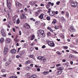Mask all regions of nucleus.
<instances>
[{"instance_id":"b1692460","label":"nucleus","mask_w":78,"mask_h":78,"mask_svg":"<svg viewBox=\"0 0 78 78\" xmlns=\"http://www.w3.org/2000/svg\"><path fill=\"white\" fill-rule=\"evenodd\" d=\"M35 4V2L34 1L32 2L31 3H30L31 5L33 6V5H34Z\"/></svg>"},{"instance_id":"5fc2aeb1","label":"nucleus","mask_w":78,"mask_h":78,"mask_svg":"<svg viewBox=\"0 0 78 78\" xmlns=\"http://www.w3.org/2000/svg\"><path fill=\"white\" fill-rule=\"evenodd\" d=\"M16 58H19L20 57V56L19 55H16Z\"/></svg>"},{"instance_id":"a19ab883","label":"nucleus","mask_w":78,"mask_h":78,"mask_svg":"<svg viewBox=\"0 0 78 78\" xmlns=\"http://www.w3.org/2000/svg\"><path fill=\"white\" fill-rule=\"evenodd\" d=\"M46 47V46L45 45H43L42 47V48H45Z\"/></svg>"},{"instance_id":"aec40b11","label":"nucleus","mask_w":78,"mask_h":78,"mask_svg":"<svg viewBox=\"0 0 78 78\" xmlns=\"http://www.w3.org/2000/svg\"><path fill=\"white\" fill-rule=\"evenodd\" d=\"M2 34L3 37H6V34L5 32L2 33Z\"/></svg>"},{"instance_id":"e433bc0d","label":"nucleus","mask_w":78,"mask_h":78,"mask_svg":"<svg viewBox=\"0 0 78 78\" xmlns=\"http://www.w3.org/2000/svg\"><path fill=\"white\" fill-rule=\"evenodd\" d=\"M49 73V72L48 71L46 72L45 71V75H48Z\"/></svg>"},{"instance_id":"f03ea898","label":"nucleus","mask_w":78,"mask_h":78,"mask_svg":"<svg viewBox=\"0 0 78 78\" xmlns=\"http://www.w3.org/2000/svg\"><path fill=\"white\" fill-rule=\"evenodd\" d=\"M8 48L7 46H5L4 49V54L6 55L8 53Z\"/></svg>"},{"instance_id":"1a4fd4ad","label":"nucleus","mask_w":78,"mask_h":78,"mask_svg":"<svg viewBox=\"0 0 78 78\" xmlns=\"http://www.w3.org/2000/svg\"><path fill=\"white\" fill-rule=\"evenodd\" d=\"M11 40L10 38H7L5 40V42L7 43H9V42H11Z\"/></svg>"},{"instance_id":"09e8293b","label":"nucleus","mask_w":78,"mask_h":78,"mask_svg":"<svg viewBox=\"0 0 78 78\" xmlns=\"http://www.w3.org/2000/svg\"><path fill=\"white\" fill-rule=\"evenodd\" d=\"M49 30H50L51 32H52V33H53V30L51 29H51Z\"/></svg>"},{"instance_id":"c85d7f7f","label":"nucleus","mask_w":78,"mask_h":78,"mask_svg":"<svg viewBox=\"0 0 78 78\" xmlns=\"http://www.w3.org/2000/svg\"><path fill=\"white\" fill-rule=\"evenodd\" d=\"M57 73H58V75H60V74H61V73H62V71H61V70L59 71Z\"/></svg>"},{"instance_id":"4be33fe9","label":"nucleus","mask_w":78,"mask_h":78,"mask_svg":"<svg viewBox=\"0 0 78 78\" xmlns=\"http://www.w3.org/2000/svg\"><path fill=\"white\" fill-rule=\"evenodd\" d=\"M25 53V51H24L23 50L22 51H21V52H20V54L21 55H23V53Z\"/></svg>"},{"instance_id":"20e7f679","label":"nucleus","mask_w":78,"mask_h":78,"mask_svg":"<svg viewBox=\"0 0 78 78\" xmlns=\"http://www.w3.org/2000/svg\"><path fill=\"white\" fill-rule=\"evenodd\" d=\"M11 61H12V59L9 58V59L8 61L5 63V66H8L9 64H11Z\"/></svg>"},{"instance_id":"a211bd4d","label":"nucleus","mask_w":78,"mask_h":78,"mask_svg":"<svg viewBox=\"0 0 78 78\" xmlns=\"http://www.w3.org/2000/svg\"><path fill=\"white\" fill-rule=\"evenodd\" d=\"M17 17H18V16L15 15L14 16L13 19V22H14V21H16V18H17Z\"/></svg>"},{"instance_id":"f704fd0d","label":"nucleus","mask_w":78,"mask_h":78,"mask_svg":"<svg viewBox=\"0 0 78 78\" xmlns=\"http://www.w3.org/2000/svg\"><path fill=\"white\" fill-rule=\"evenodd\" d=\"M41 56H39L37 57V59L39 60H41Z\"/></svg>"},{"instance_id":"864d4df0","label":"nucleus","mask_w":78,"mask_h":78,"mask_svg":"<svg viewBox=\"0 0 78 78\" xmlns=\"http://www.w3.org/2000/svg\"><path fill=\"white\" fill-rule=\"evenodd\" d=\"M59 3H60V2L59 1H58L56 2V4H57V5H59Z\"/></svg>"},{"instance_id":"3c124183","label":"nucleus","mask_w":78,"mask_h":78,"mask_svg":"<svg viewBox=\"0 0 78 78\" xmlns=\"http://www.w3.org/2000/svg\"><path fill=\"white\" fill-rule=\"evenodd\" d=\"M41 6H44V5L42 3H41L40 5Z\"/></svg>"},{"instance_id":"37998d69","label":"nucleus","mask_w":78,"mask_h":78,"mask_svg":"<svg viewBox=\"0 0 78 78\" xmlns=\"http://www.w3.org/2000/svg\"><path fill=\"white\" fill-rule=\"evenodd\" d=\"M61 38H62V39H64V36L63 35H61Z\"/></svg>"},{"instance_id":"774afa93","label":"nucleus","mask_w":78,"mask_h":78,"mask_svg":"<svg viewBox=\"0 0 78 78\" xmlns=\"http://www.w3.org/2000/svg\"><path fill=\"white\" fill-rule=\"evenodd\" d=\"M65 65H66V67H68V64L67 63H65Z\"/></svg>"},{"instance_id":"423d86ee","label":"nucleus","mask_w":78,"mask_h":78,"mask_svg":"<svg viewBox=\"0 0 78 78\" xmlns=\"http://www.w3.org/2000/svg\"><path fill=\"white\" fill-rule=\"evenodd\" d=\"M20 18L22 20L23 19H25L27 18V17H26V16H25V15L22 14L20 15Z\"/></svg>"},{"instance_id":"6e6552de","label":"nucleus","mask_w":78,"mask_h":78,"mask_svg":"<svg viewBox=\"0 0 78 78\" xmlns=\"http://www.w3.org/2000/svg\"><path fill=\"white\" fill-rule=\"evenodd\" d=\"M49 13L51 16H54V15H55V11H51Z\"/></svg>"},{"instance_id":"2eb2a0df","label":"nucleus","mask_w":78,"mask_h":78,"mask_svg":"<svg viewBox=\"0 0 78 78\" xmlns=\"http://www.w3.org/2000/svg\"><path fill=\"white\" fill-rule=\"evenodd\" d=\"M9 1L7 0V6H11L12 5V4L11 3L9 2Z\"/></svg>"},{"instance_id":"4c0bfd02","label":"nucleus","mask_w":78,"mask_h":78,"mask_svg":"<svg viewBox=\"0 0 78 78\" xmlns=\"http://www.w3.org/2000/svg\"><path fill=\"white\" fill-rule=\"evenodd\" d=\"M47 34L48 36H50L51 35V34L50 33V32H48L47 33Z\"/></svg>"},{"instance_id":"72a5a7b5","label":"nucleus","mask_w":78,"mask_h":78,"mask_svg":"<svg viewBox=\"0 0 78 78\" xmlns=\"http://www.w3.org/2000/svg\"><path fill=\"white\" fill-rule=\"evenodd\" d=\"M32 76L33 77V78H36V77H37V75L36 74H34L32 75Z\"/></svg>"},{"instance_id":"8fccbe9b","label":"nucleus","mask_w":78,"mask_h":78,"mask_svg":"<svg viewBox=\"0 0 78 78\" xmlns=\"http://www.w3.org/2000/svg\"><path fill=\"white\" fill-rule=\"evenodd\" d=\"M56 53L58 54V55H61V53H60V52H59L58 51Z\"/></svg>"},{"instance_id":"0eeeda50","label":"nucleus","mask_w":78,"mask_h":78,"mask_svg":"<svg viewBox=\"0 0 78 78\" xmlns=\"http://www.w3.org/2000/svg\"><path fill=\"white\" fill-rule=\"evenodd\" d=\"M24 27L25 28H30V26L29 24L26 23L24 25Z\"/></svg>"},{"instance_id":"bf43d9fd","label":"nucleus","mask_w":78,"mask_h":78,"mask_svg":"<svg viewBox=\"0 0 78 78\" xmlns=\"http://www.w3.org/2000/svg\"><path fill=\"white\" fill-rule=\"evenodd\" d=\"M66 59H63L62 60V62H66Z\"/></svg>"},{"instance_id":"4d7b16f0","label":"nucleus","mask_w":78,"mask_h":78,"mask_svg":"<svg viewBox=\"0 0 78 78\" xmlns=\"http://www.w3.org/2000/svg\"><path fill=\"white\" fill-rule=\"evenodd\" d=\"M61 66V64H58L56 65V67H58V66Z\"/></svg>"},{"instance_id":"bb28decb","label":"nucleus","mask_w":78,"mask_h":78,"mask_svg":"<svg viewBox=\"0 0 78 78\" xmlns=\"http://www.w3.org/2000/svg\"><path fill=\"white\" fill-rule=\"evenodd\" d=\"M55 29H59V27L58 26H55Z\"/></svg>"},{"instance_id":"c756f323","label":"nucleus","mask_w":78,"mask_h":78,"mask_svg":"<svg viewBox=\"0 0 78 78\" xmlns=\"http://www.w3.org/2000/svg\"><path fill=\"white\" fill-rule=\"evenodd\" d=\"M30 61L29 60H28L26 62V64H30Z\"/></svg>"},{"instance_id":"de8ad7c7","label":"nucleus","mask_w":78,"mask_h":78,"mask_svg":"<svg viewBox=\"0 0 78 78\" xmlns=\"http://www.w3.org/2000/svg\"><path fill=\"white\" fill-rule=\"evenodd\" d=\"M51 9H48V11H49V13H50L52 11H51Z\"/></svg>"},{"instance_id":"ea45409f","label":"nucleus","mask_w":78,"mask_h":78,"mask_svg":"<svg viewBox=\"0 0 78 78\" xmlns=\"http://www.w3.org/2000/svg\"><path fill=\"white\" fill-rule=\"evenodd\" d=\"M66 16L68 17H69V13H68V12H66Z\"/></svg>"},{"instance_id":"0e129e2a","label":"nucleus","mask_w":78,"mask_h":78,"mask_svg":"<svg viewBox=\"0 0 78 78\" xmlns=\"http://www.w3.org/2000/svg\"><path fill=\"white\" fill-rule=\"evenodd\" d=\"M20 48H18V51H17V53H18V52H19V50H20Z\"/></svg>"},{"instance_id":"2f4dec72","label":"nucleus","mask_w":78,"mask_h":78,"mask_svg":"<svg viewBox=\"0 0 78 78\" xmlns=\"http://www.w3.org/2000/svg\"><path fill=\"white\" fill-rule=\"evenodd\" d=\"M29 14H32V10H29Z\"/></svg>"},{"instance_id":"9b49d317","label":"nucleus","mask_w":78,"mask_h":78,"mask_svg":"<svg viewBox=\"0 0 78 78\" xmlns=\"http://www.w3.org/2000/svg\"><path fill=\"white\" fill-rule=\"evenodd\" d=\"M51 2H48V3L47 4V5H46V7L48 9L50 8V5H51Z\"/></svg>"},{"instance_id":"e2e57ef3","label":"nucleus","mask_w":78,"mask_h":78,"mask_svg":"<svg viewBox=\"0 0 78 78\" xmlns=\"http://www.w3.org/2000/svg\"><path fill=\"white\" fill-rule=\"evenodd\" d=\"M2 76L3 77H6V74L4 75H2Z\"/></svg>"},{"instance_id":"13d9d810","label":"nucleus","mask_w":78,"mask_h":78,"mask_svg":"<svg viewBox=\"0 0 78 78\" xmlns=\"http://www.w3.org/2000/svg\"><path fill=\"white\" fill-rule=\"evenodd\" d=\"M55 14H58V11H56L55 12Z\"/></svg>"},{"instance_id":"79ce46f5","label":"nucleus","mask_w":78,"mask_h":78,"mask_svg":"<svg viewBox=\"0 0 78 78\" xmlns=\"http://www.w3.org/2000/svg\"><path fill=\"white\" fill-rule=\"evenodd\" d=\"M60 69L61 70H62L64 69V67H63L62 66L61 67Z\"/></svg>"},{"instance_id":"6e6d98bb","label":"nucleus","mask_w":78,"mask_h":78,"mask_svg":"<svg viewBox=\"0 0 78 78\" xmlns=\"http://www.w3.org/2000/svg\"><path fill=\"white\" fill-rule=\"evenodd\" d=\"M57 70H61V67H58L57 68Z\"/></svg>"},{"instance_id":"393cba45","label":"nucleus","mask_w":78,"mask_h":78,"mask_svg":"<svg viewBox=\"0 0 78 78\" xmlns=\"http://www.w3.org/2000/svg\"><path fill=\"white\" fill-rule=\"evenodd\" d=\"M30 37L31 38V40H33V39H34V35H33L32 36H31V37Z\"/></svg>"},{"instance_id":"dca6fc26","label":"nucleus","mask_w":78,"mask_h":78,"mask_svg":"<svg viewBox=\"0 0 78 78\" xmlns=\"http://www.w3.org/2000/svg\"><path fill=\"white\" fill-rule=\"evenodd\" d=\"M11 51L12 53L14 54L16 53V50L15 49H12L11 50Z\"/></svg>"},{"instance_id":"f3484780","label":"nucleus","mask_w":78,"mask_h":78,"mask_svg":"<svg viewBox=\"0 0 78 78\" xmlns=\"http://www.w3.org/2000/svg\"><path fill=\"white\" fill-rule=\"evenodd\" d=\"M20 22V20L19 18H18L16 20V23L17 24H19Z\"/></svg>"},{"instance_id":"cd10ccee","label":"nucleus","mask_w":78,"mask_h":78,"mask_svg":"<svg viewBox=\"0 0 78 78\" xmlns=\"http://www.w3.org/2000/svg\"><path fill=\"white\" fill-rule=\"evenodd\" d=\"M26 75L27 76V78H28L29 77L30 75V73H27L26 74Z\"/></svg>"},{"instance_id":"9d476101","label":"nucleus","mask_w":78,"mask_h":78,"mask_svg":"<svg viewBox=\"0 0 78 78\" xmlns=\"http://www.w3.org/2000/svg\"><path fill=\"white\" fill-rule=\"evenodd\" d=\"M69 30L70 32H74L75 31V29L73 27H71L69 29Z\"/></svg>"},{"instance_id":"39448f33","label":"nucleus","mask_w":78,"mask_h":78,"mask_svg":"<svg viewBox=\"0 0 78 78\" xmlns=\"http://www.w3.org/2000/svg\"><path fill=\"white\" fill-rule=\"evenodd\" d=\"M44 33V32L43 30H41L40 31V33H41V34L42 35V37H45V35Z\"/></svg>"},{"instance_id":"338daca9","label":"nucleus","mask_w":78,"mask_h":78,"mask_svg":"<svg viewBox=\"0 0 78 78\" xmlns=\"http://www.w3.org/2000/svg\"><path fill=\"white\" fill-rule=\"evenodd\" d=\"M34 19L33 18H30V20H33Z\"/></svg>"},{"instance_id":"052dcab7","label":"nucleus","mask_w":78,"mask_h":78,"mask_svg":"<svg viewBox=\"0 0 78 78\" xmlns=\"http://www.w3.org/2000/svg\"><path fill=\"white\" fill-rule=\"evenodd\" d=\"M52 23H53L54 24H55L56 23V21H54L52 22Z\"/></svg>"},{"instance_id":"603ef678","label":"nucleus","mask_w":78,"mask_h":78,"mask_svg":"<svg viewBox=\"0 0 78 78\" xmlns=\"http://www.w3.org/2000/svg\"><path fill=\"white\" fill-rule=\"evenodd\" d=\"M64 48L65 49H67V48H68V47L67 46H65V47H64Z\"/></svg>"},{"instance_id":"c9c22d12","label":"nucleus","mask_w":78,"mask_h":78,"mask_svg":"<svg viewBox=\"0 0 78 78\" xmlns=\"http://www.w3.org/2000/svg\"><path fill=\"white\" fill-rule=\"evenodd\" d=\"M47 19L48 20H50V17L49 16H47Z\"/></svg>"},{"instance_id":"680f3d73","label":"nucleus","mask_w":78,"mask_h":78,"mask_svg":"<svg viewBox=\"0 0 78 78\" xmlns=\"http://www.w3.org/2000/svg\"><path fill=\"white\" fill-rule=\"evenodd\" d=\"M9 11L10 12H12V9H10Z\"/></svg>"},{"instance_id":"6ab92c4d","label":"nucleus","mask_w":78,"mask_h":78,"mask_svg":"<svg viewBox=\"0 0 78 78\" xmlns=\"http://www.w3.org/2000/svg\"><path fill=\"white\" fill-rule=\"evenodd\" d=\"M4 41H5V39H4V38L3 37L0 40V42L2 43V42H3Z\"/></svg>"},{"instance_id":"f8f14e48","label":"nucleus","mask_w":78,"mask_h":78,"mask_svg":"<svg viewBox=\"0 0 78 78\" xmlns=\"http://www.w3.org/2000/svg\"><path fill=\"white\" fill-rule=\"evenodd\" d=\"M40 11H41V10L40 9L38 11L35 12V14L36 16H38L39 13H40Z\"/></svg>"},{"instance_id":"a18cd8bd","label":"nucleus","mask_w":78,"mask_h":78,"mask_svg":"<svg viewBox=\"0 0 78 78\" xmlns=\"http://www.w3.org/2000/svg\"><path fill=\"white\" fill-rule=\"evenodd\" d=\"M5 32H4V30L3 29H2L1 30V33L2 34V33H4Z\"/></svg>"},{"instance_id":"58836bf2","label":"nucleus","mask_w":78,"mask_h":78,"mask_svg":"<svg viewBox=\"0 0 78 78\" xmlns=\"http://www.w3.org/2000/svg\"><path fill=\"white\" fill-rule=\"evenodd\" d=\"M37 72H40V68H37Z\"/></svg>"},{"instance_id":"473e14b6","label":"nucleus","mask_w":78,"mask_h":78,"mask_svg":"<svg viewBox=\"0 0 78 78\" xmlns=\"http://www.w3.org/2000/svg\"><path fill=\"white\" fill-rule=\"evenodd\" d=\"M38 36L39 37H42V35L40 33V32L38 33Z\"/></svg>"},{"instance_id":"ddd939ff","label":"nucleus","mask_w":78,"mask_h":78,"mask_svg":"<svg viewBox=\"0 0 78 78\" xmlns=\"http://www.w3.org/2000/svg\"><path fill=\"white\" fill-rule=\"evenodd\" d=\"M44 14L43 13H41V14L40 16H39L38 17L41 19H42L43 18H44Z\"/></svg>"},{"instance_id":"7c9ffc66","label":"nucleus","mask_w":78,"mask_h":78,"mask_svg":"<svg viewBox=\"0 0 78 78\" xmlns=\"http://www.w3.org/2000/svg\"><path fill=\"white\" fill-rule=\"evenodd\" d=\"M1 71L2 73H4V72H6V70L4 69H2L1 70Z\"/></svg>"},{"instance_id":"412c9836","label":"nucleus","mask_w":78,"mask_h":78,"mask_svg":"<svg viewBox=\"0 0 78 78\" xmlns=\"http://www.w3.org/2000/svg\"><path fill=\"white\" fill-rule=\"evenodd\" d=\"M29 57L31 58H32L33 59H34V56L33 55H29Z\"/></svg>"},{"instance_id":"7ed1b4c3","label":"nucleus","mask_w":78,"mask_h":78,"mask_svg":"<svg viewBox=\"0 0 78 78\" xmlns=\"http://www.w3.org/2000/svg\"><path fill=\"white\" fill-rule=\"evenodd\" d=\"M71 5L72 6L75 8L78 5V3L76 2H73L71 4Z\"/></svg>"},{"instance_id":"69168bd1","label":"nucleus","mask_w":78,"mask_h":78,"mask_svg":"<svg viewBox=\"0 0 78 78\" xmlns=\"http://www.w3.org/2000/svg\"><path fill=\"white\" fill-rule=\"evenodd\" d=\"M70 63L72 65L73 64V61H70Z\"/></svg>"},{"instance_id":"49530a36","label":"nucleus","mask_w":78,"mask_h":78,"mask_svg":"<svg viewBox=\"0 0 78 78\" xmlns=\"http://www.w3.org/2000/svg\"><path fill=\"white\" fill-rule=\"evenodd\" d=\"M28 78H33V75L31 76H30L29 77H28Z\"/></svg>"},{"instance_id":"a878e982","label":"nucleus","mask_w":78,"mask_h":78,"mask_svg":"<svg viewBox=\"0 0 78 78\" xmlns=\"http://www.w3.org/2000/svg\"><path fill=\"white\" fill-rule=\"evenodd\" d=\"M61 20L63 22L65 20V19L64 17H61Z\"/></svg>"},{"instance_id":"5701e85b","label":"nucleus","mask_w":78,"mask_h":78,"mask_svg":"<svg viewBox=\"0 0 78 78\" xmlns=\"http://www.w3.org/2000/svg\"><path fill=\"white\" fill-rule=\"evenodd\" d=\"M41 61H45V58L41 57Z\"/></svg>"},{"instance_id":"4468645a","label":"nucleus","mask_w":78,"mask_h":78,"mask_svg":"<svg viewBox=\"0 0 78 78\" xmlns=\"http://www.w3.org/2000/svg\"><path fill=\"white\" fill-rule=\"evenodd\" d=\"M15 3L16 6H20L21 5V4L17 2H16Z\"/></svg>"},{"instance_id":"f257e3e1","label":"nucleus","mask_w":78,"mask_h":78,"mask_svg":"<svg viewBox=\"0 0 78 78\" xmlns=\"http://www.w3.org/2000/svg\"><path fill=\"white\" fill-rule=\"evenodd\" d=\"M48 45H49V46L52 47H53L55 46V43H54V42L51 41H48Z\"/></svg>"},{"instance_id":"c03bdc74","label":"nucleus","mask_w":78,"mask_h":78,"mask_svg":"<svg viewBox=\"0 0 78 78\" xmlns=\"http://www.w3.org/2000/svg\"><path fill=\"white\" fill-rule=\"evenodd\" d=\"M19 35L20 36H21V34H22V33H21V31L20 30L19 31Z\"/></svg>"}]
</instances>
